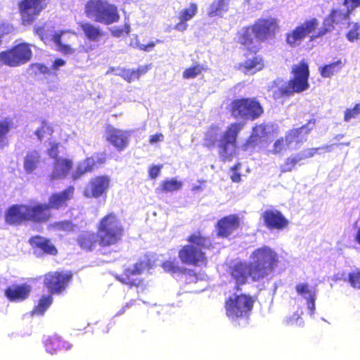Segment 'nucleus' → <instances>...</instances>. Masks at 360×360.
I'll return each instance as SVG.
<instances>
[{"label": "nucleus", "mask_w": 360, "mask_h": 360, "mask_svg": "<svg viewBox=\"0 0 360 360\" xmlns=\"http://www.w3.org/2000/svg\"><path fill=\"white\" fill-rule=\"evenodd\" d=\"M243 127L240 122L233 123L223 134L219 133L217 127H212L205 134V143L212 146L217 143L220 157L224 160H229L235 153L236 136Z\"/></svg>", "instance_id": "f257e3e1"}, {"label": "nucleus", "mask_w": 360, "mask_h": 360, "mask_svg": "<svg viewBox=\"0 0 360 360\" xmlns=\"http://www.w3.org/2000/svg\"><path fill=\"white\" fill-rule=\"evenodd\" d=\"M278 254L269 246L256 248L250 255V264L253 268L252 281H259L271 276L277 268Z\"/></svg>", "instance_id": "f03ea898"}, {"label": "nucleus", "mask_w": 360, "mask_h": 360, "mask_svg": "<svg viewBox=\"0 0 360 360\" xmlns=\"http://www.w3.org/2000/svg\"><path fill=\"white\" fill-rule=\"evenodd\" d=\"M292 78L288 82L279 84L278 91H274V98L278 99L283 96H290L294 93L302 92L309 87L308 82L309 70L308 65L301 61L292 68Z\"/></svg>", "instance_id": "7ed1b4c3"}, {"label": "nucleus", "mask_w": 360, "mask_h": 360, "mask_svg": "<svg viewBox=\"0 0 360 360\" xmlns=\"http://www.w3.org/2000/svg\"><path fill=\"white\" fill-rule=\"evenodd\" d=\"M188 241L191 244L184 246L179 252L181 261L186 264H204L206 257L203 250L210 246V240L203 237L200 233H195L189 236Z\"/></svg>", "instance_id": "20e7f679"}, {"label": "nucleus", "mask_w": 360, "mask_h": 360, "mask_svg": "<svg viewBox=\"0 0 360 360\" xmlns=\"http://www.w3.org/2000/svg\"><path fill=\"white\" fill-rule=\"evenodd\" d=\"M44 210L45 206L39 202L13 205L6 213V221L10 224H18L25 221H39L44 218Z\"/></svg>", "instance_id": "39448f33"}, {"label": "nucleus", "mask_w": 360, "mask_h": 360, "mask_svg": "<svg viewBox=\"0 0 360 360\" xmlns=\"http://www.w3.org/2000/svg\"><path fill=\"white\" fill-rule=\"evenodd\" d=\"M85 13L88 18L105 25L117 22L120 19L117 7L107 0H89L85 5Z\"/></svg>", "instance_id": "423d86ee"}, {"label": "nucleus", "mask_w": 360, "mask_h": 360, "mask_svg": "<svg viewBox=\"0 0 360 360\" xmlns=\"http://www.w3.org/2000/svg\"><path fill=\"white\" fill-rule=\"evenodd\" d=\"M48 153L51 158L49 177L51 179H62L67 176L72 167L71 160L60 155L64 152V147L55 141L50 142Z\"/></svg>", "instance_id": "0eeeda50"}, {"label": "nucleus", "mask_w": 360, "mask_h": 360, "mask_svg": "<svg viewBox=\"0 0 360 360\" xmlns=\"http://www.w3.org/2000/svg\"><path fill=\"white\" fill-rule=\"evenodd\" d=\"M122 231L120 221L116 215L112 213L106 215L98 226L100 244L104 246L115 244L121 239Z\"/></svg>", "instance_id": "6e6552de"}, {"label": "nucleus", "mask_w": 360, "mask_h": 360, "mask_svg": "<svg viewBox=\"0 0 360 360\" xmlns=\"http://www.w3.org/2000/svg\"><path fill=\"white\" fill-rule=\"evenodd\" d=\"M314 122L309 121L307 125L302 126L299 129H292L283 138L276 140L270 153L273 154L283 153L288 149H296L306 141L307 134L313 129Z\"/></svg>", "instance_id": "1a4fd4ad"}, {"label": "nucleus", "mask_w": 360, "mask_h": 360, "mask_svg": "<svg viewBox=\"0 0 360 360\" xmlns=\"http://www.w3.org/2000/svg\"><path fill=\"white\" fill-rule=\"evenodd\" d=\"M319 25V21L316 18L305 20L286 34L287 44L295 47L299 46L307 36H310L311 40L323 36L328 28H326L325 31L316 30Z\"/></svg>", "instance_id": "9d476101"}, {"label": "nucleus", "mask_w": 360, "mask_h": 360, "mask_svg": "<svg viewBox=\"0 0 360 360\" xmlns=\"http://www.w3.org/2000/svg\"><path fill=\"white\" fill-rule=\"evenodd\" d=\"M254 302L255 300L249 295L233 294L226 302V314L231 319L248 317Z\"/></svg>", "instance_id": "9b49d317"}, {"label": "nucleus", "mask_w": 360, "mask_h": 360, "mask_svg": "<svg viewBox=\"0 0 360 360\" xmlns=\"http://www.w3.org/2000/svg\"><path fill=\"white\" fill-rule=\"evenodd\" d=\"M32 56L30 46L27 43H21L0 52V62L5 65L15 68L27 63Z\"/></svg>", "instance_id": "f8f14e48"}, {"label": "nucleus", "mask_w": 360, "mask_h": 360, "mask_svg": "<svg viewBox=\"0 0 360 360\" xmlns=\"http://www.w3.org/2000/svg\"><path fill=\"white\" fill-rule=\"evenodd\" d=\"M162 268L165 271L171 274H181L184 277L185 281L187 284L194 283L197 286L192 288L191 290L193 292H200L203 291L207 286L205 276L203 274L197 275L192 270H187L184 267L179 265V262L175 259L168 260L162 264Z\"/></svg>", "instance_id": "ddd939ff"}, {"label": "nucleus", "mask_w": 360, "mask_h": 360, "mask_svg": "<svg viewBox=\"0 0 360 360\" xmlns=\"http://www.w3.org/2000/svg\"><path fill=\"white\" fill-rule=\"evenodd\" d=\"M263 109L255 99L242 98L232 103V114L236 117L254 120L262 115Z\"/></svg>", "instance_id": "4468645a"}, {"label": "nucleus", "mask_w": 360, "mask_h": 360, "mask_svg": "<svg viewBox=\"0 0 360 360\" xmlns=\"http://www.w3.org/2000/svg\"><path fill=\"white\" fill-rule=\"evenodd\" d=\"M44 1L22 0L19 3L18 7L22 25H31L38 18L44 8Z\"/></svg>", "instance_id": "2eb2a0df"}, {"label": "nucleus", "mask_w": 360, "mask_h": 360, "mask_svg": "<svg viewBox=\"0 0 360 360\" xmlns=\"http://www.w3.org/2000/svg\"><path fill=\"white\" fill-rule=\"evenodd\" d=\"M111 179L107 175L97 176L92 178L84 190V195L86 198H98L108 193Z\"/></svg>", "instance_id": "dca6fc26"}, {"label": "nucleus", "mask_w": 360, "mask_h": 360, "mask_svg": "<svg viewBox=\"0 0 360 360\" xmlns=\"http://www.w3.org/2000/svg\"><path fill=\"white\" fill-rule=\"evenodd\" d=\"M253 268L250 264L239 262L233 264L229 269V273L233 281L239 286L245 284L248 278L252 280Z\"/></svg>", "instance_id": "f3484780"}, {"label": "nucleus", "mask_w": 360, "mask_h": 360, "mask_svg": "<svg viewBox=\"0 0 360 360\" xmlns=\"http://www.w3.org/2000/svg\"><path fill=\"white\" fill-rule=\"evenodd\" d=\"M331 148L332 146H326L322 148H308L304 150L296 155L288 158L285 162L281 165V170L282 172H290L297 163L302 160L313 157L319 150L324 149L326 152H330Z\"/></svg>", "instance_id": "a211bd4d"}, {"label": "nucleus", "mask_w": 360, "mask_h": 360, "mask_svg": "<svg viewBox=\"0 0 360 360\" xmlns=\"http://www.w3.org/2000/svg\"><path fill=\"white\" fill-rule=\"evenodd\" d=\"M147 269L148 263L141 261L126 269L124 273L118 277V279L124 284L138 286L141 282V274Z\"/></svg>", "instance_id": "6ab92c4d"}, {"label": "nucleus", "mask_w": 360, "mask_h": 360, "mask_svg": "<svg viewBox=\"0 0 360 360\" xmlns=\"http://www.w3.org/2000/svg\"><path fill=\"white\" fill-rule=\"evenodd\" d=\"M72 278L70 272H54L46 276V287L51 293H60L65 289L68 283Z\"/></svg>", "instance_id": "aec40b11"}, {"label": "nucleus", "mask_w": 360, "mask_h": 360, "mask_svg": "<svg viewBox=\"0 0 360 360\" xmlns=\"http://www.w3.org/2000/svg\"><path fill=\"white\" fill-rule=\"evenodd\" d=\"M256 38L264 41L274 36L277 24L274 19H259L252 26Z\"/></svg>", "instance_id": "412c9836"}, {"label": "nucleus", "mask_w": 360, "mask_h": 360, "mask_svg": "<svg viewBox=\"0 0 360 360\" xmlns=\"http://www.w3.org/2000/svg\"><path fill=\"white\" fill-rule=\"evenodd\" d=\"M262 218L269 230H282L287 227L288 221L276 210H267L262 213Z\"/></svg>", "instance_id": "4be33fe9"}, {"label": "nucleus", "mask_w": 360, "mask_h": 360, "mask_svg": "<svg viewBox=\"0 0 360 360\" xmlns=\"http://www.w3.org/2000/svg\"><path fill=\"white\" fill-rule=\"evenodd\" d=\"M238 41L251 52L259 49V40L256 38L252 27L242 28L238 33Z\"/></svg>", "instance_id": "5701e85b"}, {"label": "nucleus", "mask_w": 360, "mask_h": 360, "mask_svg": "<svg viewBox=\"0 0 360 360\" xmlns=\"http://www.w3.org/2000/svg\"><path fill=\"white\" fill-rule=\"evenodd\" d=\"M129 134L127 131L109 126L106 129V139L118 150H122L128 145Z\"/></svg>", "instance_id": "b1692460"}, {"label": "nucleus", "mask_w": 360, "mask_h": 360, "mask_svg": "<svg viewBox=\"0 0 360 360\" xmlns=\"http://www.w3.org/2000/svg\"><path fill=\"white\" fill-rule=\"evenodd\" d=\"M276 134H278L277 125L274 124L257 125L253 129L252 136L248 143L250 145H255L259 139L269 138Z\"/></svg>", "instance_id": "393cba45"}, {"label": "nucleus", "mask_w": 360, "mask_h": 360, "mask_svg": "<svg viewBox=\"0 0 360 360\" xmlns=\"http://www.w3.org/2000/svg\"><path fill=\"white\" fill-rule=\"evenodd\" d=\"M238 217L236 215H229L224 217L217 223L218 235L221 237H228L238 227Z\"/></svg>", "instance_id": "a878e982"}, {"label": "nucleus", "mask_w": 360, "mask_h": 360, "mask_svg": "<svg viewBox=\"0 0 360 360\" xmlns=\"http://www.w3.org/2000/svg\"><path fill=\"white\" fill-rule=\"evenodd\" d=\"M31 287L27 284L13 285L5 291V295L11 302H21L27 299Z\"/></svg>", "instance_id": "bb28decb"}, {"label": "nucleus", "mask_w": 360, "mask_h": 360, "mask_svg": "<svg viewBox=\"0 0 360 360\" xmlns=\"http://www.w3.org/2000/svg\"><path fill=\"white\" fill-rule=\"evenodd\" d=\"M70 34H75L74 32L60 31L53 35L52 41L55 44L56 51L62 53L65 56L72 55L75 53V49L70 45L65 44L66 37Z\"/></svg>", "instance_id": "cd10ccee"}, {"label": "nucleus", "mask_w": 360, "mask_h": 360, "mask_svg": "<svg viewBox=\"0 0 360 360\" xmlns=\"http://www.w3.org/2000/svg\"><path fill=\"white\" fill-rule=\"evenodd\" d=\"M75 188L73 186H69L63 191L55 193L49 198V204L46 205V209L49 207L58 209L65 206L66 202L72 198Z\"/></svg>", "instance_id": "c85d7f7f"}, {"label": "nucleus", "mask_w": 360, "mask_h": 360, "mask_svg": "<svg viewBox=\"0 0 360 360\" xmlns=\"http://www.w3.org/2000/svg\"><path fill=\"white\" fill-rule=\"evenodd\" d=\"M264 67V61L260 56L254 55L248 58L246 60L240 64L239 69L246 75H254L262 70Z\"/></svg>", "instance_id": "c756f323"}, {"label": "nucleus", "mask_w": 360, "mask_h": 360, "mask_svg": "<svg viewBox=\"0 0 360 360\" xmlns=\"http://www.w3.org/2000/svg\"><path fill=\"white\" fill-rule=\"evenodd\" d=\"M229 0H214L207 9L209 17H222L229 11Z\"/></svg>", "instance_id": "7c9ffc66"}, {"label": "nucleus", "mask_w": 360, "mask_h": 360, "mask_svg": "<svg viewBox=\"0 0 360 360\" xmlns=\"http://www.w3.org/2000/svg\"><path fill=\"white\" fill-rule=\"evenodd\" d=\"M98 234L96 235L93 232L83 231L77 238V243L81 248L86 250H92L98 242Z\"/></svg>", "instance_id": "2f4dec72"}, {"label": "nucleus", "mask_w": 360, "mask_h": 360, "mask_svg": "<svg viewBox=\"0 0 360 360\" xmlns=\"http://www.w3.org/2000/svg\"><path fill=\"white\" fill-rule=\"evenodd\" d=\"M80 27L86 37L90 41H98L104 36V32L99 26L90 22H82L80 24Z\"/></svg>", "instance_id": "473e14b6"}, {"label": "nucleus", "mask_w": 360, "mask_h": 360, "mask_svg": "<svg viewBox=\"0 0 360 360\" xmlns=\"http://www.w3.org/2000/svg\"><path fill=\"white\" fill-rule=\"evenodd\" d=\"M61 347L69 349L71 348V345L66 342H61L60 338L56 335H50L46 340V352L52 354Z\"/></svg>", "instance_id": "72a5a7b5"}, {"label": "nucleus", "mask_w": 360, "mask_h": 360, "mask_svg": "<svg viewBox=\"0 0 360 360\" xmlns=\"http://www.w3.org/2000/svg\"><path fill=\"white\" fill-rule=\"evenodd\" d=\"M95 166V161L93 158H89L81 162L75 172L72 174L74 180L78 179L84 174L91 172Z\"/></svg>", "instance_id": "f704fd0d"}, {"label": "nucleus", "mask_w": 360, "mask_h": 360, "mask_svg": "<svg viewBox=\"0 0 360 360\" xmlns=\"http://www.w3.org/2000/svg\"><path fill=\"white\" fill-rule=\"evenodd\" d=\"M40 156L37 151L29 153L24 161V167L27 173H31L35 170L39 165Z\"/></svg>", "instance_id": "c9c22d12"}, {"label": "nucleus", "mask_w": 360, "mask_h": 360, "mask_svg": "<svg viewBox=\"0 0 360 360\" xmlns=\"http://www.w3.org/2000/svg\"><path fill=\"white\" fill-rule=\"evenodd\" d=\"M296 291L298 295L302 296L306 300L316 297V290L314 287L307 283H299L296 285Z\"/></svg>", "instance_id": "e433bc0d"}, {"label": "nucleus", "mask_w": 360, "mask_h": 360, "mask_svg": "<svg viewBox=\"0 0 360 360\" xmlns=\"http://www.w3.org/2000/svg\"><path fill=\"white\" fill-rule=\"evenodd\" d=\"M30 243L33 248L34 254L37 257H42L45 253V238L41 236H34L30 238Z\"/></svg>", "instance_id": "4c0bfd02"}, {"label": "nucleus", "mask_w": 360, "mask_h": 360, "mask_svg": "<svg viewBox=\"0 0 360 360\" xmlns=\"http://www.w3.org/2000/svg\"><path fill=\"white\" fill-rule=\"evenodd\" d=\"M11 128V122L7 119L0 120V148L8 144L7 135Z\"/></svg>", "instance_id": "58836bf2"}, {"label": "nucleus", "mask_w": 360, "mask_h": 360, "mask_svg": "<svg viewBox=\"0 0 360 360\" xmlns=\"http://www.w3.org/2000/svg\"><path fill=\"white\" fill-rule=\"evenodd\" d=\"M342 68V63L338 60L329 65H326L320 69V74L323 77H330Z\"/></svg>", "instance_id": "ea45409f"}, {"label": "nucleus", "mask_w": 360, "mask_h": 360, "mask_svg": "<svg viewBox=\"0 0 360 360\" xmlns=\"http://www.w3.org/2000/svg\"><path fill=\"white\" fill-rule=\"evenodd\" d=\"M161 190L164 192H173L181 189L182 183L174 179H169L161 183Z\"/></svg>", "instance_id": "a19ab883"}, {"label": "nucleus", "mask_w": 360, "mask_h": 360, "mask_svg": "<svg viewBox=\"0 0 360 360\" xmlns=\"http://www.w3.org/2000/svg\"><path fill=\"white\" fill-rule=\"evenodd\" d=\"M198 6L195 4H191L188 7L179 12V18L180 20L188 21L197 13Z\"/></svg>", "instance_id": "79ce46f5"}, {"label": "nucleus", "mask_w": 360, "mask_h": 360, "mask_svg": "<svg viewBox=\"0 0 360 360\" xmlns=\"http://www.w3.org/2000/svg\"><path fill=\"white\" fill-rule=\"evenodd\" d=\"M346 37L351 42L358 40L360 38V24L356 22L349 24Z\"/></svg>", "instance_id": "37998d69"}, {"label": "nucleus", "mask_w": 360, "mask_h": 360, "mask_svg": "<svg viewBox=\"0 0 360 360\" xmlns=\"http://www.w3.org/2000/svg\"><path fill=\"white\" fill-rule=\"evenodd\" d=\"M202 70L203 68L202 65H195L184 70L183 72V77L185 79L195 78L202 72Z\"/></svg>", "instance_id": "c03bdc74"}, {"label": "nucleus", "mask_w": 360, "mask_h": 360, "mask_svg": "<svg viewBox=\"0 0 360 360\" xmlns=\"http://www.w3.org/2000/svg\"><path fill=\"white\" fill-rule=\"evenodd\" d=\"M349 282L350 285L356 289H360V269L354 270L349 274Z\"/></svg>", "instance_id": "a18cd8bd"}, {"label": "nucleus", "mask_w": 360, "mask_h": 360, "mask_svg": "<svg viewBox=\"0 0 360 360\" xmlns=\"http://www.w3.org/2000/svg\"><path fill=\"white\" fill-rule=\"evenodd\" d=\"M49 227L60 231H70L73 229V225L69 221H63L49 224Z\"/></svg>", "instance_id": "49530a36"}, {"label": "nucleus", "mask_w": 360, "mask_h": 360, "mask_svg": "<svg viewBox=\"0 0 360 360\" xmlns=\"http://www.w3.org/2000/svg\"><path fill=\"white\" fill-rule=\"evenodd\" d=\"M29 73L39 77L45 73V66L41 63L32 64L29 68Z\"/></svg>", "instance_id": "de8ad7c7"}, {"label": "nucleus", "mask_w": 360, "mask_h": 360, "mask_svg": "<svg viewBox=\"0 0 360 360\" xmlns=\"http://www.w3.org/2000/svg\"><path fill=\"white\" fill-rule=\"evenodd\" d=\"M360 115V105H356L352 109H347L345 112L344 120L345 122H349L352 118H355Z\"/></svg>", "instance_id": "09e8293b"}, {"label": "nucleus", "mask_w": 360, "mask_h": 360, "mask_svg": "<svg viewBox=\"0 0 360 360\" xmlns=\"http://www.w3.org/2000/svg\"><path fill=\"white\" fill-rule=\"evenodd\" d=\"M349 11L348 10L347 11L333 10L331 13L333 18L335 19V24H338L342 20L347 19L349 16Z\"/></svg>", "instance_id": "8fccbe9b"}, {"label": "nucleus", "mask_w": 360, "mask_h": 360, "mask_svg": "<svg viewBox=\"0 0 360 360\" xmlns=\"http://www.w3.org/2000/svg\"><path fill=\"white\" fill-rule=\"evenodd\" d=\"M122 77L128 82H131L139 79V74L134 70H127L122 72Z\"/></svg>", "instance_id": "3c124183"}, {"label": "nucleus", "mask_w": 360, "mask_h": 360, "mask_svg": "<svg viewBox=\"0 0 360 360\" xmlns=\"http://www.w3.org/2000/svg\"><path fill=\"white\" fill-rule=\"evenodd\" d=\"M131 45L134 47L138 48L140 50L145 51H151L153 47L155 46V42L151 41L148 43L147 45L140 44L137 39H135L134 41H132L131 42Z\"/></svg>", "instance_id": "603ef678"}, {"label": "nucleus", "mask_w": 360, "mask_h": 360, "mask_svg": "<svg viewBox=\"0 0 360 360\" xmlns=\"http://www.w3.org/2000/svg\"><path fill=\"white\" fill-rule=\"evenodd\" d=\"M301 313H299V311H296L293 314V315L289 318H287L285 319V321L287 324L289 325H297V326H301L303 323L302 318H301Z\"/></svg>", "instance_id": "864d4df0"}, {"label": "nucleus", "mask_w": 360, "mask_h": 360, "mask_svg": "<svg viewBox=\"0 0 360 360\" xmlns=\"http://www.w3.org/2000/svg\"><path fill=\"white\" fill-rule=\"evenodd\" d=\"M129 32H130V26L128 24H125L124 29H122L120 27H113L111 30V32H112V35L116 37H121L124 32L126 34H129Z\"/></svg>", "instance_id": "5fc2aeb1"}, {"label": "nucleus", "mask_w": 360, "mask_h": 360, "mask_svg": "<svg viewBox=\"0 0 360 360\" xmlns=\"http://www.w3.org/2000/svg\"><path fill=\"white\" fill-rule=\"evenodd\" d=\"M65 64L66 61L62 58L55 59L51 65V70H49L46 68V74H48L49 72H50L51 70H53L54 72L58 70L61 67L65 65Z\"/></svg>", "instance_id": "6e6d98bb"}, {"label": "nucleus", "mask_w": 360, "mask_h": 360, "mask_svg": "<svg viewBox=\"0 0 360 360\" xmlns=\"http://www.w3.org/2000/svg\"><path fill=\"white\" fill-rule=\"evenodd\" d=\"M44 311H45V297L44 295H42L39 300V304L37 305V307H36L34 309L32 313L34 314L43 315Z\"/></svg>", "instance_id": "4d7b16f0"}, {"label": "nucleus", "mask_w": 360, "mask_h": 360, "mask_svg": "<svg viewBox=\"0 0 360 360\" xmlns=\"http://www.w3.org/2000/svg\"><path fill=\"white\" fill-rule=\"evenodd\" d=\"M335 19L333 18L332 14L330 13V16L326 18L324 20L323 27L320 28V29L317 28L316 30L325 31L326 28H328V30H327L326 32H326H328L331 30V28L333 27V24L335 23Z\"/></svg>", "instance_id": "13d9d810"}, {"label": "nucleus", "mask_w": 360, "mask_h": 360, "mask_svg": "<svg viewBox=\"0 0 360 360\" xmlns=\"http://www.w3.org/2000/svg\"><path fill=\"white\" fill-rule=\"evenodd\" d=\"M34 31L35 34L39 36L41 40L44 41V38L45 36V29L44 23H38L35 25L34 27Z\"/></svg>", "instance_id": "bf43d9fd"}, {"label": "nucleus", "mask_w": 360, "mask_h": 360, "mask_svg": "<svg viewBox=\"0 0 360 360\" xmlns=\"http://www.w3.org/2000/svg\"><path fill=\"white\" fill-rule=\"evenodd\" d=\"M344 4L350 12V11L360 6V0H345Z\"/></svg>", "instance_id": "052dcab7"}, {"label": "nucleus", "mask_w": 360, "mask_h": 360, "mask_svg": "<svg viewBox=\"0 0 360 360\" xmlns=\"http://www.w3.org/2000/svg\"><path fill=\"white\" fill-rule=\"evenodd\" d=\"M162 166L153 165L149 169V176L151 179H155L160 174Z\"/></svg>", "instance_id": "680f3d73"}, {"label": "nucleus", "mask_w": 360, "mask_h": 360, "mask_svg": "<svg viewBox=\"0 0 360 360\" xmlns=\"http://www.w3.org/2000/svg\"><path fill=\"white\" fill-rule=\"evenodd\" d=\"M164 140V135L161 133H158L154 135H151L149 139L150 144H155L158 142H162Z\"/></svg>", "instance_id": "e2e57ef3"}, {"label": "nucleus", "mask_w": 360, "mask_h": 360, "mask_svg": "<svg viewBox=\"0 0 360 360\" xmlns=\"http://www.w3.org/2000/svg\"><path fill=\"white\" fill-rule=\"evenodd\" d=\"M239 167L240 165H238L232 168L233 173L231 176V178L233 182H239L240 181V174L237 172Z\"/></svg>", "instance_id": "0e129e2a"}, {"label": "nucleus", "mask_w": 360, "mask_h": 360, "mask_svg": "<svg viewBox=\"0 0 360 360\" xmlns=\"http://www.w3.org/2000/svg\"><path fill=\"white\" fill-rule=\"evenodd\" d=\"M58 252L56 247L48 240H46V254L56 255Z\"/></svg>", "instance_id": "69168bd1"}, {"label": "nucleus", "mask_w": 360, "mask_h": 360, "mask_svg": "<svg viewBox=\"0 0 360 360\" xmlns=\"http://www.w3.org/2000/svg\"><path fill=\"white\" fill-rule=\"evenodd\" d=\"M315 300L316 297H314L311 300H307V309L309 311L310 316H312L315 311Z\"/></svg>", "instance_id": "338daca9"}, {"label": "nucleus", "mask_w": 360, "mask_h": 360, "mask_svg": "<svg viewBox=\"0 0 360 360\" xmlns=\"http://www.w3.org/2000/svg\"><path fill=\"white\" fill-rule=\"evenodd\" d=\"M46 136L47 135L52 136L53 134H54L53 136L56 137V136H58L59 134L60 129L58 128L54 129L53 127L49 126V127H46Z\"/></svg>", "instance_id": "774afa93"}]
</instances>
